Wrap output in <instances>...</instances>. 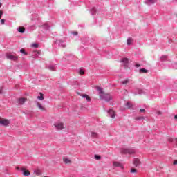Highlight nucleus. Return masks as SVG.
Here are the masks:
<instances>
[{"label":"nucleus","mask_w":177,"mask_h":177,"mask_svg":"<svg viewBox=\"0 0 177 177\" xmlns=\"http://www.w3.org/2000/svg\"><path fill=\"white\" fill-rule=\"evenodd\" d=\"M100 97L102 100H105V102H110V100H113V97L109 93L100 95Z\"/></svg>","instance_id":"obj_1"},{"label":"nucleus","mask_w":177,"mask_h":177,"mask_svg":"<svg viewBox=\"0 0 177 177\" xmlns=\"http://www.w3.org/2000/svg\"><path fill=\"white\" fill-rule=\"evenodd\" d=\"M54 127L57 131H62V129H64V124L62 122H55Z\"/></svg>","instance_id":"obj_2"},{"label":"nucleus","mask_w":177,"mask_h":177,"mask_svg":"<svg viewBox=\"0 0 177 177\" xmlns=\"http://www.w3.org/2000/svg\"><path fill=\"white\" fill-rule=\"evenodd\" d=\"M122 154H135V149H122L121 150Z\"/></svg>","instance_id":"obj_3"},{"label":"nucleus","mask_w":177,"mask_h":177,"mask_svg":"<svg viewBox=\"0 0 177 177\" xmlns=\"http://www.w3.org/2000/svg\"><path fill=\"white\" fill-rule=\"evenodd\" d=\"M9 124H10V122H9L8 120H6V119L0 120V125L1 127H9Z\"/></svg>","instance_id":"obj_4"},{"label":"nucleus","mask_w":177,"mask_h":177,"mask_svg":"<svg viewBox=\"0 0 177 177\" xmlns=\"http://www.w3.org/2000/svg\"><path fill=\"white\" fill-rule=\"evenodd\" d=\"M6 57H7V59H8V60H13L14 62H16V60H17V59H19L18 56H15L11 54H7Z\"/></svg>","instance_id":"obj_5"},{"label":"nucleus","mask_w":177,"mask_h":177,"mask_svg":"<svg viewBox=\"0 0 177 177\" xmlns=\"http://www.w3.org/2000/svg\"><path fill=\"white\" fill-rule=\"evenodd\" d=\"M106 113L109 114L111 118H115V111H114V110L112 109L106 111Z\"/></svg>","instance_id":"obj_6"},{"label":"nucleus","mask_w":177,"mask_h":177,"mask_svg":"<svg viewBox=\"0 0 177 177\" xmlns=\"http://www.w3.org/2000/svg\"><path fill=\"white\" fill-rule=\"evenodd\" d=\"M21 171L22 172V175H24V176H30V175H31V173H30L28 170L26 169L24 167L21 168Z\"/></svg>","instance_id":"obj_7"},{"label":"nucleus","mask_w":177,"mask_h":177,"mask_svg":"<svg viewBox=\"0 0 177 177\" xmlns=\"http://www.w3.org/2000/svg\"><path fill=\"white\" fill-rule=\"evenodd\" d=\"M156 2H157V0H145L144 3L150 6V5H154Z\"/></svg>","instance_id":"obj_8"},{"label":"nucleus","mask_w":177,"mask_h":177,"mask_svg":"<svg viewBox=\"0 0 177 177\" xmlns=\"http://www.w3.org/2000/svg\"><path fill=\"white\" fill-rule=\"evenodd\" d=\"M56 44L59 45V46H61L62 48H66V44H64V41L59 39L56 41Z\"/></svg>","instance_id":"obj_9"},{"label":"nucleus","mask_w":177,"mask_h":177,"mask_svg":"<svg viewBox=\"0 0 177 177\" xmlns=\"http://www.w3.org/2000/svg\"><path fill=\"white\" fill-rule=\"evenodd\" d=\"M120 62L123 63V64H124V66L125 67H127L128 66V64L129 63V59H128V58H122L120 60Z\"/></svg>","instance_id":"obj_10"},{"label":"nucleus","mask_w":177,"mask_h":177,"mask_svg":"<svg viewBox=\"0 0 177 177\" xmlns=\"http://www.w3.org/2000/svg\"><path fill=\"white\" fill-rule=\"evenodd\" d=\"M39 55H41V52L39 51H33L32 53V57H33V59H37V57H38V56H39Z\"/></svg>","instance_id":"obj_11"},{"label":"nucleus","mask_w":177,"mask_h":177,"mask_svg":"<svg viewBox=\"0 0 177 177\" xmlns=\"http://www.w3.org/2000/svg\"><path fill=\"white\" fill-rule=\"evenodd\" d=\"M113 167H119L121 168L122 169H124V166H122V164H121L119 162H113Z\"/></svg>","instance_id":"obj_12"},{"label":"nucleus","mask_w":177,"mask_h":177,"mask_svg":"<svg viewBox=\"0 0 177 177\" xmlns=\"http://www.w3.org/2000/svg\"><path fill=\"white\" fill-rule=\"evenodd\" d=\"M17 103L19 106H21V104H24V103H26V99L24 98H19L17 100Z\"/></svg>","instance_id":"obj_13"},{"label":"nucleus","mask_w":177,"mask_h":177,"mask_svg":"<svg viewBox=\"0 0 177 177\" xmlns=\"http://www.w3.org/2000/svg\"><path fill=\"white\" fill-rule=\"evenodd\" d=\"M133 165L136 167H139L140 165V160H139L138 158H135L134 161H133Z\"/></svg>","instance_id":"obj_14"},{"label":"nucleus","mask_w":177,"mask_h":177,"mask_svg":"<svg viewBox=\"0 0 177 177\" xmlns=\"http://www.w3.org/2000/svg\"><path fill=\"white\" fill-rule=\"evenodd\" d=\"M17 31L19 32H20L21 34H24V31H26V29L24 28V27H19L18 28H17Z\"/></svg>","instance_id":"obj_15"},{"label":"nucleus","mask_w":177,"mask_h":177,"mask_svg":"<svg viewBox=\"0 0 177 177\" xmlns=\"http://www.w3.org/2000/svg\"><path fill=\"white\" fill-rule=\"evenodd\" d=\"M63 161L64 164H71V160L68 158H64Z\"/></svg>","instance_id":"obj_16"},{"label":"nucleus","mask_w":177,"mask_h":177,"mask_svg":"<svg viewBox=\"0 0 177 177\" xmlns=\"http://www.w3.org/2000/svg\"><path fill=\"white\" fill-rule=\"evenodd\" d=\"M48 68V70H51V71H56V66H55V65H49Z\"/></svg>","instance_id":"obj_17"},{"label":"nucleus","mask_w":177,"mask_h":177,"mask_svg":"<svg viewBox=\"0 0 177 177\" xmlns=\"http://www.w3.org/2000/svg\"><path fill=\"white\" fill-rule=\"evenodd\" d=\"M82 97H84V99H86V102H91V97H88V95L84 94V95H82Z\"/></svg>","instance_id":"obj_18"},{"label":"nucleus","mask_w":177,"mask_h":177,"mask_svg":"<svg viewBox=\"0 0 177 177\" xmlns=\"http://www.w3.org/2000/svg\"><path fill=\"white\" fill-rule=\"evenodd\" d=\"M97 90L99 92V95H104V91H103V88H102L101 87H97Z\"/></svg>","instance_id":"obj_19"},{"label":"nucleus","mask_w":177,"mask_h":177,"mask_svg":"<svg viewBox=\"0 0 177 177\" xmlns=\"http://www.w3.org/2000/svg\"><path fill=\"white\" fill-rule=\"evenodd\" d=\"M37 106L39 109V110H41L42 111H44L45 108L44 106H42V105L41 104H39V102L37 103Z\"/></svg>","instance_id":"obj_20"},{"label":"nucleus","mask_w":177,"mask_h":177,"mask_svg":"<svg viewBox=\"0 0 177 177\" xmlns=\"http://www.w3.org/2000/svg\"><path fill=\"white\" fill-rule=\"evenodd\" d=\"M167 59H168V57L167 55H162V57H160V62H165Z\"/></svg>","instance_id":"obj_21"},{"label":"nucleus","mask_w":177,"mask_h":177,"mask_svg":"<svg viewBox=\"0 0 177 177\" xmlns=\"http://www.w3.org/2000/svg\"><path fill=\"white\" fill-rule=\"evenodd\" d=\"M148 72V71L145 68H140V73L141 74H146Z\"/></svg>","instance_id":"obj_22"},{"label":"nucleus","mask_w":177,"mask_h":177,"mask_svg":"<svg viewBox=\"0 0 177 177\" xmlns=\"http://www.w3.org/2000/svg\"><path fill=\"white\" fill-rule=\"evenodd\" d=\"M91 14L92 15V16H93V15H95V13H96V8H93L91 10H90Z\"/></svg>","instance_id":"obj_23"},{"label":"nucleus","mask_w":177,"mask_h":177,"mask_svg":"<svg viewBox=\"0 0 177 177\" xmlns=\"http://www.w3.org/2000/svg\"><path fill=\"white\" fill-rule=\"evenodd\" d=\"M20 53H22V55H24L25 56L28 55V53H27V52H26V50H24V49L21 48L20 50H19Z\"/></svg>","instance_id":"obj_24"},{"label":"nucleus","mask_w":177,"mask_h":177,"mask_svg":"<svg viewBox=\"0 0 177 177\" xmlns=\"http://www.w3.org/2000/svg\"><path fill=\"white\" fill-rule=\"evenodd\" d=\"M125 106H127L128 109H131L132 107V103L129 102H127L125 104Z\"/></svg>","instance_id":"obj_25"},{"label":"nucleus","mask_w":177,"mask_h":177,"mask_svg":"<svg viewBox=\"0 0 177 177\" xmlns=\"http://www.w3.org/2000/svg\"><path fill=\"white\" fill-rule=\"evenodd\" d=\"M129 82V79H126L125 80L122 82V85H127Z\"/></svg>","instance_id":"obj_26"},{"label":"nucleus","mask_w":177,"mask_h":177,"mask_svg":"<svg viewBox=\"0 0 177 177\" xmlns=\"http://www.w3.org/2000/svg\"><path fill=\"white\" fill-rule=\"evenodd\" d=\"M37 99H39V100H44V94H42V93H40V96H38Z\"/></svg>","instance_id":"obj_27"},{"label":"nucleus","mask_w":177,"mask_h":177,"mask_svg":"<svg viewBox=\"0 0 177 177\" xmlns=\"http://www.w3.org/2000/svg\"><path fill=\"white\" fill-rule=\"evenodd\" d=\"M127 45H131L132 39L131 38L127 39Z\"/></svg>","instance_id":"obj_28"},{"label":"nucleus","mask_w":177,"mask_h":177,"mask_svg":"<svg viewBox=\"0 0 177 177\" xmlns=\"http://www.w3.org/2000/svg\"><path fill=\"white\" fill-rule=\"evenodd\" d=\"M136 120L137 121H140L142 120H145V117H143V116L137 117V118H136Z\"/></svg>","instance_id":"obj_29"},{"label":"nucleus","mask_w":177,"mask_h":177,"mask_svg":"<svg viewBox=\"0 0 177 177\" xmlns=\"http://www.w3.org/2000/svg\"><path fill=\"white\" fill-rule=\"evenodd\" d=\"M79 73L81 74L82 75L85 74V71H84V69H79Z\"/></svg>","instance_id":"obj_30"},{"label":"nucleus","mask_w":177,"mask_h":177,"mask_svg":"<svg viewBox=\"0 0 177 177\" xmlns=\"http://www.w3.org/2000/svg\"><path fill=\"white\" fill-rule=\"evenodd\" d=\"M32 48H38V46H39V45L37 43H35V44H32Z\"/></svg>","instance_id":"obj_31"},{"label":"nucleus","mask_w":177,"mask_h":177,"mask_svg":"<svg viewBox=\"0 0 177 177\" xmlns=\"http://www.w3.org/2000/svg\"><path fill=\"white\" fill-rule=\"evenodd\" d=\"M94 157L95 160H100V158H102V157L99 155H95Z\"/></svg>","instance_id":"obj_32"},{"label":"nucleus","mask_w":177,"mask_h":177,"mask_svg":"<svg viewBox=\"0 0 177 177\" xmlns=\"http://www.w3.org/2000/svg\"><path fill=\"white\" fill-rule=\"evenodd\" d=\"M44 27L46 28V30H49V28H50L47 24H44Z\"/></svg>","instance_id":"obj_33"},{"label":"nucleus","mask_w":177,"mask_h":177,"mask_svg":"<svg viewBox=\"0 0 177 177\" xmlns=\"http://www.w3.org/2000/svg\"><path fill=\"white\" fill-rule=\"evenodd\" d=\"M91 136L93 138H96V136H97V133H91Z\"/></svg>","instance_id":"obj_34"},{"label":"nucleus","mask_w":177,"mask_h":177,"mask_svg":"<svg viewBox=\"0 0 177 177\" xmlns=\"http://www.w3.org/2000/svg\"><path fill=\"white\" fill-rule=\"evenodd\" d=\"M142 93H143V91L142 90H138V93H135V95H142Z\"/></svg>","instance_id":"obj_35"},{"label":"nucleus","mask_w":177,"mask_h":177,"mask_svg":"<svg viewBox=\"0 0 177 177\" xmlns=\"http://www.w3.org/2000/svg\"><path fill=\"white\" fill-rule=\"evenodd\" d=\"M168 141H169L170 143H172V142H174V138H168Z\"/></svg>","instance_id":"obj_36"},{"label":"nucleus","mask_w":177,"mask_h":177,"mask_svg":"<svg viewBox=\"0 0 177 177\" xmlns=\"http://www.w3.org/2000/svg\"><path fill=\"white\" fill-rule=\"evenodd\" d=\"M145 112H146V109H140V113H145Z\"/></svg>","instance_id":"obj_37"},{"label":"nucleus","mask_w":177,"mask_h":177,"mask_svg":"<svg viewBox=\"0 0 177 177\" xmlns=\"http://www.w3.org/2000/svg\"><path fill=\"white\" fill-rule=\"evenodd\" d=\"M131 174H136V169H131Z\"/></svg>","instance_id":"obj_38"},{"label":"nucleus","mask_w":177,"mask_h":177,"mask_svg":"<svg viewBox=\"0 0 177 177\" xmlns=\"http://www.w3.org/2000/svg\"><path fill=\"white\" fill-rule=\"evenodd\" d=\"M36 175H37V176L41 175V171L37 170V171H36Z\"/></svg>","instance_id":"obj_39"},{"label":"nucleus","mask_w":177,"mask_h":177,"mask_svg":"<svg viewBox=\"0 0 177 177\" xmlns=\"http://www.w3.org/2000/svg\"><path fill=\"white\" fill-rule=\"evenodd\" d=\"M1 24H5V19H1Z\"/></svg>","instance_id":"obj_40"},{"label":"nucleus","mask_w":177,"mask_h":177,"mask_svg":"<svg viewBox=\"0 0 177 177\" xmlns=\"http://www.w3.org/2000/svg\"><path fill=\"white\" fill-rule=\"evenodd\" d=\"M2 15H3V12H2L1 10H0V20L2 18Z\"/></svg>","instance_id":"obj_41"},{"label":"nucleus","mask_w":177,"mask_h":177,"mask_svg":"<svg viewBox=\"0 0 177 177\" xmlns=\"http://www.w3.org/2000/svg\"><path fill=\"white\" fill-rule=\"evenodd\" d=\"M72 34L73 35H78V32H73Z\"/></svg>","instance_id":"obj_42"},{"label":"nucleus","mask_w":177,"mask_h":177,"mask_svg":"<svg viewBox=\"0 0 177 177\" xmlns=\"http://www.w3.org/2000/svg\"><path fill=\"white\" fill-rule=\"evenodd\" d=\"M16 169H17V171H21V169L20 167H17Z\"/></svg>","instance_id":"obj_43"},{"label":"nucleus","mask_w":177,"mask_h":177,"mask_svg":"<svg viewBox=\"0 0 177 177\" xmlns=\"http://www.w3.org/2000/svg\"><path fill=\"white\" fill-rule=\"evenodd\" d=\"M136 67H140V64H136Z\"/></svg>","instance_id":"obj_44"},{"label":"nucleus","mask_w":177,"mask_h":177,"mask_svg":"<svg viewBox=\"0 0 177 177\" xmlns=\"http://www.w3.org/2000/svg\"><path fill=\"white\" fill-rule=\"evenodd\" d=\"M174 165H177V160H174Z\"/></svg>","instance_id":"obj_45"},{"label":"nucleus","mask_w":177,"mask_h":177,"mask_svg":"<svg viewBox=\"0 0 177 177\" xmlns=\"http://www.w3.org/2000/svg\"><path fill=\"white\" fill-rule=\"evenodd\" d=\"M175 120H177V115L174 116Z\"/></svg>","instance_id":"obj_46"},{"label":"nucleus","mask_w":177,"mask_h":177,"mask_svg":"<svg viewBox=\"0 0 177 177\" xmlns=\"http://www.w3.org/2000/svg\"><path fill=\"white\" fill-rule=\"evenodd\" d=\"M2 93V89H0V94Z\"/></svg>","instance_id":"obj_47"},{"label":"nucleus","mask_w":177,"mask_h":177,"mask_svg":"<svg viewBox=\"0 0 177 177\" xmlns=\"http://www.w3.org/2000/svg\"><path fill=\"white\" fill-rule=\"evenodd\" d=\"M2 6V3H0V8Z\"/></svg>","instance_id":"obj_48"}]
</instances>
